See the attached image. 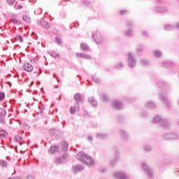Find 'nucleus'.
Wrapping results in <instances>:
<instances>
[{
	"mask_svg": "<svg viewBox=\"0 0 179 179\" xmlns=\"http://www.w3.org/2000/svg\"><path fill=\"white\" fill-rule=\"evenodd\" d=\"M19 9H23V6H18Z\"/></svg>",
	"mask_w": 179,
	"mask_h": 179,
	"instance_id": "obj_61",
	"label": "nucleus"
},
{
	"mask_svg": "<svg viewBox=\"0 0 179 179\" xmlns=\"http://www.w3.org/2000/svg\"><path fill=\"white\" fill-rule=\"evenodd\" d=\"M82 2L84 5H85V6H87V5H90V2H89L87 0H83Z\"/></svg>",
	"mask_w": 179,
	"mask_h": 179,
	"instance_id": "obj_49",
	"label": "nucleus"
},
{
	"mask_svg": "<svg viewBox=\"0 0 179 179\" xmlns=\"http://www.w3.org/2000/svg\"><path fill=\"white\" fill-rule=\"evenodd\" d=\"M55 87H57H57H58V85L55 86Z\"/></svg>",
	"mask_w": 179,
	"mask_h": 179,
	"instance_id": "obj_64",
	"label": "nucleus"
},
{
	"mask_svg": "<svg viewBox=\"0 0 179 179\" xmlns=\"http://www.w3.org/2000/svg\"><path fill=\"white\" fill-rule=\"evenodd\" d=\"M160 97H161L162 101L164 102V103L166 104V107L170 108L171 107V106H170V103L169 101H167V96L161 94Z\"/></svg>",
	"mask_w": 179,
	"mask_h": 179,
	"instance_id": "obj_13",
	"label": "nucleus"
},
{
	"mask_svg": "<svg viewBox=\"0 0 179 179\" xmlns=\"http://www.w3.org/2000/svg\"><path fill=\"white\" fill-rule=\"evenodd\" d=\"M0 115L1 117H5V115H6V110H3L2 108H0Z\"/></svg>",
	"mask_w": 179,
	"mask_h": 179,
	"instance_id": "obj_41",
	"label": "nucleus"
},
{
	"mask_svg": "<svg viewBox=\"0 0 179 179\" xmlns=\"http://www.w3.org/2000/svg\"><path fill=\"white\" fill-rule=\"evenodd\" d=\"M140 64L141 65H144V66H146V65H148L149 62L145 59H142L141 61L140 62Z\"/></svg>",
	"mask_w": 179,
	"mask_h": 179,
	"instance_id": "obj_39",
	"label": "nucleus"
},
{
	"mask_svg": "<svg viewBox=\"0 0 179 179\" xmlns=\"http://www.w3.org/2000/svg\"><path fill=\"white\" fill-rule=\"evenodd\" d=\"M92 80H93V82H94L95 83H100V78H99L96 76H92Z\"/></svg>",
	"mask_w": 179,
	"mask_h": 179,
	"instance_id": "obj_40",
	"label": "nucleus"
},
{
	"mask_svg": "<svg viewBox=\"0 0 179 179\" xmlns=\"http://www.w3.org/2000/svg\"><path fill=\"white\" fill-rule=\"evenodd\" d=\"M0 166L3 169H6L8 167V162L3 159H0Z\"/></svg>",
	"mask_w": 179,
	"mask_h": 179,
	"instance_id": "obj_28",
	"label": "nucleus"
},
{
	"mask_svg": "<svg viewBox=\"0 0 179 179\" xmlns=\"http://www.w3.org/2000/svg\"><path fill=\"white\" fill-rule=\"evenodd\" d=\"M101 96L102 100L105 101V103H107L109 101L110 99H108V96L107 94L102 93L101 94Z\"/></svg>",
	"mask_w": 179,
	"mask_h": 179,
	"instance_id": "obj_29",
	"label": "nucleus"
},
{
	"mask_svg": "<svg viewBox=\"0 0 179 179\" xmlns=\"http://www.w3.org/2000/svg\"><path fill=\"white\" fill-rule=\"evenodd\" d=\"M24 22H27V23H30L31 20L30 19V17L29 15H25L22 17Z\"/></svg>",
	"mask_w": 179,
	"mask_h": 179,
	"instance_id": "obj_37",
	"label": "nucleus"
},
{
	"mask_svg": "<svg viewBox=\"0 0 179 179\" xmlns=\"http://www.w3.org/2000/svg\"><path fill=\"white\" fill-rule=\"evenodd\" d=\"M96 136L97 139H106V138H108V134L97 133Z\"/></svg>",
	"mask_w": 179,
	"mask_h": 179,
	"instance_id": "obj_19",
	"label": "nucleus"
},
{
	"mask_svg": "<svg viewBox=\"0 0 179 179\" xmlns=\"http://www.w3.org/2000/svg\"><path fill=\"white\" fill-rule=\"evenodd\" d=\"M85 115L86 116V117H91V115L89 114V113H87V112H85Z\"/></svg>",
	"mask_w": 179,
	"mask_h": 179,
	"instance_id": "obj_57",
	"label": "nucleus"
},
{
	"mask_svg": "<svg viewBox=\"0 0 179 179\" xmlns=\"http://www.w3.org/2000/svg\"><path fill=\"white\" fill-rule=\"evenodd\" d=\"M120 161V152L118 151L115 152V157L113 160L110 161V167H115V164Z\"/></svg>",
	"mask_w": 179,
	"mask_h": 179,
	"instance_id": "obj_7",
	"label": "nucleus"
},
{
	"mask_svg": "<svg viewBox=\"0 0 179 179\" xmlns=\"http://www.w3.org/2000/svg\"><path fill=\"white\" fill-rule=\"evenodd\" d=\"M158 3H162V1L161 0L158 1Z\"/></svg>",
	"mask_w": 179,
	"mask_h": 179,
	"instance_id": "obj_62",
	"label": "nucleus"
},
{
	"mask_svg": "<svg viewBox=\"0 0 179 179\" xmlns=\"http://www.w3.org/2000/svg\"><path fill=\"white\" fill-rule=\"evenodd\" d=\"M87 139H88L89 142H92V141H93V137L89 136L87 137Z\"/></svg>",
	"mask_w": 179,
	"mask_h": 179,
	"instance_id": "obj_56",
	"label": "nucleus"
},
{
	"mask_svg": "<svg viewBox=\"0 0 179 179\" xmlns=\"http://www.w3.org/2000/svg\"><path fill=\"white\" fill-rule=\"evenodd\" d=\"M154 55H155V57H156L157 58H160V57H162V51L158 50H155V51H154Z\"/></svg>",
	"mask_w": 179,
	"mask_h": 179,
	"instance_id": "obj_30",
	"label": "nucleus"
},
{
	"mask_svg": "<svg viewBox=\"0 0 179 179\" xmlns=\"http://www.w3.org/2000/svg\"><path fill=\"white\" fill-rule=\"evenodd\" d=\"M49 132H50V134H51V135H55V134H57V132H58V130L55 129H51L49 131Z\"/></svg>",
	"mask_w": 179,
	"mask_h": 179,
	"instance_id": "obj_44",
	"label": "nucleus"
},
{
	"mask_svg": "<svg viewBox=\"0 0 179 179\" xmlns=\"http://www.w3.org/2000/svg\"><path fill=\"white\" fill-rule=\"evenodd\" d=\"M0 124H5V120L0 116Z\"/></svg>",
	"mask_w": 179,
	"mask_h": 179,
	"instance_id": "obj_53",
	"label": "nucleus"
},
{
	"mask_svg": "<svg viewBox=\"0 0 179 179\" xmlns=\"http://www.w3.org/2000/svg\"><path fill=\"white\" fill-rule=\"evenodd\" d=\"M157 85L158 87H160L163 90H167V89L170 87V85H169L166 82L159 81Z\"/></svg>",
	"mask_w": 179,
	"mask_h": 179,
	"instance_id": "obj_9",
	"label": "nucleus"
},
{
	"mask_svg": "<svg viewBox=\"0 0 179 179\" xmlns=\"http://www.w3.org/2000/svg\"><path fill=\"white\" fill-rule=\"evenodd\" d=\"M127 27H129V29H128V30H126L124 31V34L127 37H131V36H134V31H132V26H134V23H132V22L130 20H127Z\"/></svg>",
	"mask_w": 179,
	"mask_h": 179,
	"instance_id": "obj_4",
	"label": "nucleus"
},
{
	"mask_svg": "<svg viewBox=\"0 0 179 179\" xmlns=\"http://www.w3.org/2000/svg\"><path fill=\"white\" fill-rule=\"evenodd\" d=\"M77 159L86 166H93V164H94V161L93 160V158H92L90 155L85 154L83 152H79L77 155Z\"/></svg>",
	"mask_w": 179,
	"mask_h": 179,
	"instance_id": "obj_1",
	"label": "nucleus"
},
{
	"mask_svg": "<svg viewBox=\"0 0 179 179\" xmlns=\"http://www.w3.org/2000/svg\"><path fill=\"white\" fill-rule=\"evenodd\" d=\"M16 40L20 41V43H23V38L22 37V36H17Z\"/></svg>",
	"mask_w": 179,
	"mask_h": 179,
	"instance_id": "obj_47",
	"label": "nucleus"
},
{
	"mask_svg": "<svg viewBox=\"0 0 179 179\" xmlns=\"http://www.w3.org/2000/svg\"><path fill=\"white\" fill-rule=\"evenodd\" d=\"M35 177L33 175H29L28 176H27V179H34Z\"/></svg>",
	"mask_w": 179,
	"mask_h": 179,
	"instance_id": "obj_54",
	"label": "nucleus"
},
{
	"mask_svg": "<svg viewBox=\"0 0 179 179\" xmlns=\"http://www.w3.org/2000/svg\"><path fill=\"white\" fill-rule=\"evenodd\" d=\"M88 101L91 103V105H92L93 107H96V106H97V101H96V99L93 97H90L88 99Z\"/></svg>",
	"mask_w": 179,
	"mask_h": 179,
	"instance_id": "obj_20",
	"label": "nucleus"
},
{
	"mask_svg": "<svg viewBox=\"0 0 179 179\" xmlns=\"http://www.w3.org/2000/svg\"><path fill=\"white\" fill-rule=\"evenodd\" d=\"M62 150H64V152H66V150H68V143L66 141H63L62 143Z\"/></svg>",
	"mask_w": 179,
	"mask_h": 179,
	"instance_id": "obj_35",
	"label": "nucleus"
},
{
	"mask_svg": "<svg viewBox=\"0 0 179 179\" xmlns=\"http://www.w3.org/2000/svg\"><path fill=\"white\" fill-rule=\"evenodd\" d=\"M94 41L96 44H101V43H103V38L99 36V38H94Z\"/></svg>",
	"mask_w": 179,
	"mask_h": 179,
	"instance_id": "obj_38",
	"label": "nucleus"
},
{
	"mask_svg": "<svg viewBox=\"0 0 179 179\" xmlns=\"http://www.w3.org/2000/svg\"><path fill=\"white\" fill-rule=\"evenodd\" d=\"M113 106L115 110H122V107H124V104L118 101H114Z\"/></svg>",
	"mask_w": 179,
	"mask_h": 179,
	"instance_id": "obj_8",
	"label": "nucleus"
},
{
	"mask_svg": "<svg viewBox=\"0 0 179 179\" xmlns=\"http://www.w3.org/2000/svg\"><path fill=\"white\" fill-rule=\"evenodd\" d=\"M107 171V169L106 168H101L99 169V173H101L102 174H104Z\"/></svg>",
	"mask_w": 179,
	"mask_h": 179,
	"instance_id": "obj_48",
	"label": "nucleus"
},
{
	"mask_svg": "<svg viewBox=\"0 0 179 179\" xmlns=\"http://www.w3.org/2000/svg\"><path fill=\"white\" fill-rule=\"evenodd\" d=\"M66 157H67L66 155H64L62 157H57L56 158V160H55V163L56 164H61V163H62V162H64V160H65Z\"/></svg>",
	"mask_w": 179,
	"mask_h": 179,
	"instance_id": "obj_14",
	"label": "nucleus"
},
{
	"mask_svg": "<svg viewBox=\"0 0 179 179\" xmlns=\"http://www.w3.org/2000/svg\"><path fill=\"white\" fill-rule=\"evenodd\" d=\"M143 48H142V45H139L137 47V51L138 52H141V51H142Z\"/></svg>",
	"mask_w": 179,
	"mask_h": 179,
	"instance_id": "obj_51",
	"label": "nucleus"
},
{
	"mask_svg": "<svg viewBox=\"0 0 179 179\" xmlns=\"http://www.w3.org/2000/svg\"><path fill=\"white\" fill-rule=\"evenodd\" d=\"M171 137V133H166L164 135V139H165V141H171L172 140Z\"/></svg>",
	"mask_w": 179,
	"mask_h": 179,
	"instance_id": "obj_27",
	"label": "nucleus"
},
{
	"mask_svg": "<svg viewBox=\"0 0 179 179\" xmlns=\"http://www.w3.org/2000/svg\"><path fill=\"white\" fill-rule=\"evenodd\" d=\"M146 107H148V108H155V107H156V103L152 101H149L146 104Z\"/></svg>",
	"mask_w": 179,
	"mask_h": 179,
	"instance_id": "obj_31",
	"label": "nucleus"
},
{
	"mask_svg": "<svg viewBox=\"0 0 179 179\" xmlns=\"http://www.w3.org/2000/svg\"><path fill=\"white\" fill-rule=\"evenodd\" d=\"M48 54H50V56H52V58H56L59 55L55 53V52H48Z\"/></svg>",
	"mask_w": 179,
	"mask_h": 179,
	"instance_id": "obj_42",
	"label": "nucleus"
},
{
	"mask_svg": "<svg viewBox=\"0 0 179 179\" xmlns=\"http://www.w3.org/2000/svg\"><path fill=\"white\" fill-rule=\"evenodd\" d=\"M141 166L145 174H147L148 177H152V172L150 171V169H149V166H148V164L145 162H143Z\"/></svg>",
	"mask_w": 179,
	"mask_h": 179,
	"instance_id": "obj_6",
	"label": "nucleus"
},
{
	"mask_svg": "<svg viewBox=\"0 0 179 179\" xmlns=\"http://www.w3.org/2000/svg\"><path fill=\"white\" fill-rule=\"evenodd\" d=\"M171 138L173 141H177V139H179V135L177 133L171 132Z\"/></svg>",
	"mask_w": 179,
	"mask_h": 179,
	"instance_id": "obj_32",
	"label": "nucleus"
},
{
	"mask_svg": "<svg viewBox=\"0 0 179 179\" xmlns=\"http://www.w3.org/2000/svg\"><path fill=\"white\" fill-rule=\"evenodd\" d=\"M55 43H56V44H59V45L62 44V41H61V38H59L58 37H56L55 38Z\"/></svg>",
	"mask_w": 179,
	"mask_h": 179,
	"instance_id": "obj_45",
	"label": "nucleus"
},
{
	"mask_svg": "<svg viewBox=\"0 0 179 179\" xmlns=\"http://www.w3.org/2000/svg\"><path fill=\"white\" fill-rule=\"evenodd\" d=\"M143 36H144V34L146 36V37H149V34H148V32L146 31H144L142 32Z\"/></svg>",
	"mask_w": 179,
	"mask_h": 179,
	"instance_id": "obj_55",
	"label": "nucleus"
},
{
	"mask_svg": "<svg viewBox=\"0 0 179 179\" xmlns=\"http://www.w3.org/2000/svg\"><path fill=\"white\" fill-rule=\"evenodd\" d=\"M69 111L70 114H75L76 111H79V106H71Z\"/></svg>",
	"mask_w": 179,
	"mask_h": 179,
	"instance_id": "obj_18",
	"label": "nucleus"
},
{
	"mask_svg": "<svg viewBox=\"0 0 179 179\" xmlns=\"http://www.w3.org/2000/svg\"><path fill=\"white\" fill-rule=\"evenodd\" d=\"M113 177L116 179H129V177L122 172H115L113 173Z\"/></svg>",
	"mask_w": 179,
	"mask_h": 179,
	"instance_id": "obj_5",
	"label": "nucleus"
},
{
	"mask_svg": "<svg viewBox=\"0 0 179 179\" xmlns=\"http://www.w3.org/2000/svg\"><path fill=\"white\" fill-rule=\"evenodd\" d=\"M8 136V133L3 130H0V138L1 139H6Z\"/></svg>",
	"mask_w": 179,
	"mask_h": 179,
	"instance_id": "obj_22",
	"label": "nucleus"
},
{
	"mask_svg": "<svg viewBox=\"0 0 179 179\" xmlns=\"http://www.w3.org/2000/svg\"><path fill=\"white\" fill-rule=\"evenodd\" d=\"M165 29L167 31H170L171 30H174V26L171 25V24H166L165 25Z\"/></svg>",
	"mask_w": 179,
	"mask_h": 179,
	"instance_id": "obj_34",
	"label": "nucleus"
},
{
	"mask_svg": "<svg viewBox=\"0 0 179 179\" xmlns=\"http://www.w3.org/2000/svg\"><path fill=\"white\" fill-rule=\"evenodd\" d=\"M17 0H6V2L9 6H13L15 3H16Z\"/></svg>",
	"mask_w": 179,
	"mask_h": 179,
	"instance_id": "obj_36",
	"label": "nucleus"
},
{
	"mask_svg": "<svg viewBox=\"0 0 179 179\" xmlns=\"http://www.w3.org/2000/svg\"><path fill=\"white\" fill-rule=\"evenodd\" d=\"M93 38H94V34H93Z\"/></svg>",
	"mask_w": 179,
	"mask_h": 179,
	"instance_id": "obj_63",
	"label": "nucleus"
},
{
	"mask_svg": "<svg viewBox=\"0 0 179 179\" xmlns=\"http://www.w3.org/2000/svg\"><path fill=\"white\" fill-rule=\"evenodd\" d=\"M39 109H40V113L41 114L43 113V109H41V106H39Z\"/></svg>",
	"mask_w": 179,
	"mask_h": 179,
	"instance_id": "obj_58",
	"label": "nucleus"
},
{
	"mask_svg": "<svg viewBox=\"0 0 179 179\" xmlns=\"http://www.w3.org/2000/svg\"><path fill=\"white\" fill-rule=\"evenodd\" d=\"M85 170V166L80 164L76 165L73 166V173H78L79 171H83Z\"/></svg>",
	"mask_w": 179,
	"mask_h": 179,
	"instance_id": "obj_10",
	"label": "nucleus"
},
{
	"mask_svg": "<svg viewBox=\"0 0 179 179\" xmlns=\"http://www.w3.org/2000/svg\"><path fill=\"white\" fill-rule=\"evenodd\" d=\"M153 150V148H152V146L148 144H145L144 145V151L147 152V153H149L150 152H152Z\"/></svg>",
	"mask_w": 179,
	"mask_h": 179,
	"instance_id": "obj_23",
	"label": "nucleus"
},
{
	"mask_svg": "<svg viewBox=\"0 0 179 179\" xmlns=\"http://www.w3.org/2000/svg\"><path fill=\"white\" fill-rule=\"evenodd\" d=\"M5 99V93L3 92H0V101H2Z\"/></svg>",
	"mask_w": 179,
	"mask_h": 179,
	"instance_id": "obj_46",
	"label": "nucleus"
},
{
	"mask_svg": "<svg viewBox=\"0 0 179 179\" xmlns=\"http://www.w3.org/2000/svg\"><path fill=\"white\" fill-rule=\"evenodd\" d=\"M153 122L155 124H159V122H160L163 128H169V127H170L171 125V123L170 122H169V120L166 119H162V117L160 116L155 117L153 120Z\"/></svg>",
	"mask_w": 179,
	"mask_h": 179,
	"instance_id": "obj_2",
	"label": "nucleus"
},
{
	"mask_svg": "<svg viewBox=\"0 0 179 179\" xmlns=\"http://www.w3.org/2000/svg\"><path fill=\"white\" fill-rule=\"evenodd\" d=\"M120 135L123 139H128L129 138V134L124 130H120Z\"/></svg>",
	"mask_w": 179,
	"mask_h": 179,
	"instance_id": "obj_21",
	"label": "nucleus"
},
{
	"mask_svg": "<svg viewBox=\"0 0 179 179\" xmlns=\"http://www.w3.org/2000/svg\"><path fill=\"white\" fill-rule=\"evenodd\" d=\"M115 68L119 71L124 69V64L122 62H119L118 64L115 66Z\"/></svg>",
	"mask_w": 179,
	"mask_h": 179,
	"instance_id": "obj_33",
	"label": "nucleus"
},
{
	"mask_svg": "<svg viewBox=\"0 0 179 179\" xmlns=\"http://www.w3.org/2000/svg\"><path fill=\"white\" fill-rule=\"evenodd\" d=\"M24 69L27 72H31L33 71V66L28 62L24 64Z\"/></svg>",
	"mask_w": 179,
	"mask_h": 179,
	"instance_id": "obj_12",
	"label": "nucleus"
},
{
	"mask_svg": "<svg viewBox=\"0 0 179 179\" xmlns=\"http://www.w3.org/2000/svg\"><path fill=\"white\" fill-rule=\"evenodd\" d=\"M40 24L42 26L43 29H49L50 24L45 21H42L40 22Z\"/></svg>",
	"mask_w": 179,
	"mask_h": 179,
	"instance_id": "obj_26",
	"label": "nucleus"
},
{
	"mask_svg": "<svg viewBox=\"0 0 179 179\" xmlns=\"http://www.w3.org/2000/svg\"><path fill=\"white\" fill-rule=\"evenodd\" d=\"M176 29H178V30H179V22L176 24Z\"/></svg>",
	"mask_w": 179,
	"mask_h": 179,
	"instance_id": "obj_59",
	"label": "nucleus"
},
{
	"mask_svg": "<svg viewBox=\"0 0 179 179\" xmlns=\"http://www.w3.org/2000/svg\"><path fill=\"white\" fill-rule=\"evenodd\" d=\"M128 64L129 68H135L136 66V59L132 53L128 54Z\"/></svg>",
	"mask_w": 179,
	"mask_h": 179,
	"instance_id": "obj_3",
	"label": "nucleus"
},
{
	"mask_svg": "<svg viewBox=\"0 0 179 179\" xmlns=\"http://www.w3.org/2000/svg\"><path fill=\"white\" fill-rule=\"evenodd\" d=\"M141 117H142L143 118H145V117H146V115L142 113V114H141Z\"/></svg>",
	"mask_w": 179,
	"mask_h": 179,
	"instance_id": "obj_60",
	"label": "nucleus"
},
{
	"mask_svg": "<svg viewBox=\"0 0 179 179\" xmlns=\"http://www.w3.org/2000/svg\"><path fill=\"white\" fill-rule=\"evenodd\" d=\"M155 12H157L158 13H162L164 12H169V8H164V7H157L155 9Z\"/></svg>",
	"mask_w": 179,
	"mask_h": 179,
	"instance_id": "obj_15",
	"label": "nucleus"
},
{
	"mask_svg": "<svg viewBox=\"0 0 179 179\" xmlns=\"http://www.w3.org/2000/svg\"><path fill=\"white\" fill-rule=\"evenodd\" d=\"M126 13H128V10H123L120 11V15H126Z\"/></svg>",
	"mask_w": 179,
	"mask_h": 179,
	"instance_id": "obj_52",
	"label": "nucleus"
},
{
	"mask_svg": "<svg viewBox=\"0 0 179 179\" xmlns=\"http://www.w3.org/2000/svg\"><path fill=\"white\" fill-rule=\"evenodd\" d=\"M76 56L80 57V58H84L85 59H92V57L90 55L85 53H76Z\"/></svg>",
	"mask_w": 179,
	"mask_h": 179,
	"instance_id": "obj_16",
	"label": "nucleus"
},
{
	"mask_svg": "<svg viewBox=\"0 0 179 179\" xmlns=\"http://www.w3.org/2000/svg\"><path fill=\"white\" fill-rule=\"evenodd\" d=\"M11 22H13V23H15V24H21V22L17 20L16 18H13L11 20Z\"/></svg>",
	"mask_w": 179,
	"mask_h": 179,
	"instance_id": "obj_43",
	"label": "nucleus"
},
{
	"mask_svg": "<svg viewBox=\"0 0 179 179\" xmlns=\"http://www.w3.org/2000/svg\"><path fill=\"white\" fill-rule=\"evenodd\" d=\"M80 48L83 51L87 52V51H89V46L86 45V43H81Z\"/></svg>",
	"mask_w": 179,
	"mask_h": 179,
	"instance_id": "obj_24",
	"label": "nucleus"
},
{
	"mask_svg": "<svg viewBox=\"0 0 179 179\" xmlns=\"http://www.w3.org/2000/svg\"><path fill=\"white\" fill-rule=\"evenodd\" d=\"M74 99L76 101V104H79L80 101H82V97L80 96V94H76Z\"/></svg>",
	"mask_w": 179,
	"mask_h": 179,
	"instance_id": "obj_25",
	"label": "nucleus"
},
{
	"mask_svg": "<svg viewBox=\"0 0 179 179\" xmlns=\"http://www.w3.org/2000/svg\"><path fill=\"white\" fill-rule=\"evenodd\" d=\"M173 64L171 62H162V67L166 68V69H170V68H173Z\"/></svg>",
	"mask_w": 179,
	"mask_h": 179,
	"instance_id": "obj_17",
	"label": "nucleus"
},
{
	"mask_svg": "<svg viewBox=\"0 0 179 179\" xmlns=\"http://www.w3.org/2000/svg\"><path fill=\"white\" fill-rule=\"evenodd\" d=\"M59 150V148L57 145H51L50 149L48 150L49 155H54Z\"/></svg>",
	"mask_w": 179,
	"mask_h": 179,
	"instance_id": "obj_11",
	"label": "nucleus"
},
{
	"mask_svg": "<svg viewBox=\"0 0 179 179\" xmlns=\"http://www.w3.org/2000/svg\"><path fill=\"white\" fill-rule=\"evenodd\" d=\"M15 141L17 142H19L20 141H22V137L20 136H15Z\"/></svg>",
	"mask_w": 179,
	"mask_h": 179,
	"instance_id": "obj_50",
	"label": "nucleus"
}]
</instances>
